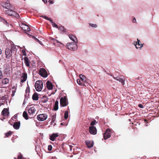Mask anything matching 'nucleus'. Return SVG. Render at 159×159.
<instances>
[{"instance_id":"nucleus-8","label":"nucleus","mask_w":159,"mask_h":159,"mask_svg":"<svg viewBox=\"0 0 159 159\" xmlns=\"http://www.w3.org/2000/svg\"><path fill=\"white\" fill-rule=\"evenodd\" d=\"M1 5L3 7L7 9H11V5L9 3V1L8 0L5 2H2L1 4Z\"/></svg>"},{"instance_id":"nucleus-39","label":"nucleus","mask_w":159,"mask_h":159,"mask_svg":"<svg viewBox=\"0 0 159 159\" xmlns=\"http://www.w3.org/2000/svg\"><path fill=\"white\" fill-rule=\"evenodd\" d=\"M34 39L37 42H38V43H39L41 45H43L41 41H40L37 38H36L35 37H34Z\"/></svg>"},{"instance_id":"nucleus-16","label":"nucleus","mask_w":159,"mask_h":159,"mask_svg":"<svg viewBox=\"0 0 159 159\" xmlns=\"http://www.w3.org/2000/svg\"><path fill=\"white\" fill-rule=\"evenodd\" d=\"M28 113L30 115L34 114L36 111V109L34 107H31L28 110Z\"/></svg>"},{"instance_id":"nucleus-34","label":"nucleus","mask_w":159,"mask_h":159,"mask_svg":"<svg viewBox=\"0 0 159 159\" xmlns=\"http://www.w3.org/2000/svg\"><path fill=\"white\" fill-rule=\"evenodd\" d=\"M97 123L96 121L95 120H94L92 121L91 122L90 124L91 126H93L94 125H95V124Z\"/></svg>"},{"instance_id":"nucleus-49","label":"nucleus","mask_w":159,"mask_h":159,"mask_svg":"<svg viewBox=\"0 0 159 159\" xmlns=\"http://www.w3.org/2000/svg\"><path fill=\"white\" fill-rule=\"evenodd\" d=\"M63 145H64V144H62V145H61V148H63Z\"/></svg>"},{"instance_id":"nucleus-21","label":"nucleus","mask_w":159,"mask_h":159,"mask_svg":"<svg viewBox=\"0 0 159 159\" xmlns=\"http://www.w3.org/2000/svg\"><path fill=\"white\" fill-rule=\"evenodd\" d=\"M20 125V123L19 122H15L13 125V127L14 129H19Z\"/></svg>"},{"instance_id":"nucleus-53","label":"nucleus","mask_w":159,"mask_h":159,"mask_svg":"<svg viewBox=\"0 0 159 159\" xmlns=\"http://www.w3.org/2000/svg\"><path fill=\"white\" fill-rule=\"evenodd\" d=\"M139 79V77H138V78H137V79L138 80Z\"/></svg>"},{"instance_id":"nucleus-54","label":"nucleus","mask_w":159,"mask_h":159,"mask_svg":"<svg viewBox=\"0 0 159 159\" xmlns=\"http://www.w3.org/2000/svg\"><path fill=\"white\" fill-rule=\"evenodd\" d=\"M60 44H62L61 42H60Z\"/></svg>"},{"instance_id":"nucleus-55","label":"nucleus","mask_w":159,"mask_h":159,"mask_svg":"<svg viewBox=\"0 0 159 159\" xmlns=\"http://www.w3.org/2000/svg\"><path fill=\"white\" fill-rule=\"evenodd\" d=\"M1 106V105L0 104V106Z\"/></svg>"},{"instance_id":"nucleus-13","label":"nucleus","mask_w":159,"mask_h":159,"mask_svg":"<svg viewBox=\"0 0 159 159\" xmlns=\"http://www.w3.org/2000/svg\"><path fill=\"white\" fill-rule=\"evenodd\" d=\"M8 110L7 108H4L2 112V115L4 116H8L9 115Z\"/></svg>"},{"instance_id":"nucleus-47","label":"nucleus","mask_w":159,"mask_h":159,"mask_svg":"<svg viewBox=\"0 0 159 159\" xmlns=\"http://www.w3.org/2000/svg\"><path fill=\"white\" fill-rule=\"evenodd\" d=\"M45 3H47V0H42Z\"/></svg>"},{"instance_id":"nucleus-10","label":"nucleus","mask_w":159,"mask_h":159,"mask_svg":"<svg viewBox=\"0 0 159 159\" xmlns=\"http://www.w3.org/2000/svg\"><path fill=\"white\" fill-rule=\"evenodd\" d=\"M89 131L91 134L95 135L97 134L96 128L94 126H90L89 127Z\"/></svg>"},{"instance_id":"nucleus-32","label":"nucleus","mask_w":159,"mask_h":159,"mask_svg":"<svg viewBox=\"0 0 159 159\" xmlns=\"http://www.w3.org/2000/svg\"><path fill=\"white\" fill-rule=\"evenodd\" d=\"M66 136V135L64 134H60V140H62L65 138Z\"/></svg>"},{"instance_id":"nucleus-40","label":"nucleus","mask_w":159,"mask_h":159,"mask_svg":"<svg viewBox=\"0 0 159 159\" xmlns=\"http://www.w3.org/2000/svg\"><path fill=\"white\" fill-rule=\"evenodd\" d=\"M16 49V47L14 46H12L11 49H10L12 51H15V50Z\"/></svg>"},{"instance_id":"nucleus-20","label":"nucleus","mask_w":159,"mask_h":159,"mask_svg":"<svg viewBox=\"0 0 159 159\" xmlns=\"http://www.w3.org/2000/svg\"><path fill=\"white\" fill-rule=\"evenodd\" d=\"M27 78V75L26 73H23L21 78V82L22 83H23L24 82H25Z\"/></svg>"},{"instance_id":"nucleus-48","label":"nucleus","mask_w":159,"mask_h":159,"mask_svg":"<svg viewBox=\"0 0 159 159\" xmlns=\"http://www.w3.org/2000/svg\"><path fill=\"white\" fill-rule=\"evenodd\" d=\"M133 22L134 23H135L136 21V19L135 18H134V19L133 20Z\"/></svg>"},{"instance_id":"nucleus-31","label":"nucleus","mask_w":159,"mask_h":159,"mask_svg":"<svg viewBox=\"0 0 159 159\" xmlns=\"http://www.w3.org/2000/svg\"><path fill=\"white\" fill-rule=\"evenodd\" d=\"M41 17L44 18V19H45L47 20H49L50 22L52 21V20H51L50 18H49V17H47V16H41Z\"/></svg>"},{"instance_id":"nucleus-46","label":"nucleus","mask_w":159,"mask_h":159,"mask_svg":"<svg viewBox=\"0 0 159 159\" xmlns=\"http://www.w3.org/2000/svg\"><path fill=\"white\" fill-rule=\"evenodd\" d=\"M48 2L50 3L51 4H52L53 3V2L51 0H49L48 1Z\"/></svg>"},{"instance_id":"nucleus-42","label":"nucleus","mask_w":159,"mask_h":159,"mask_svg":"<svg viewBox=\"0 0 159 159\" xmlns=\"http://www.w3.org/2000/svg\"><path fill=\"white\" fill-rule=\"evenodd\" d=\"M3 77V75L2 71L0 70V79Z\"/></svg>"},{"instance_id":"nucleus-7","label":"nucleus","mask_w":159,"mask_h":159,"mask_svg":"<svg viewBox=\"0 0 159 159\" xmlns=\"http://www.w3.org/2000/svg\"><path fill=\"white\" fill-rule=\"evenodd\" d=\"M5 54L6 58L7 59H9L10 57L12 56V51L10 49L7 48L5 50Z\"/></svg>"},{"instance_id":"nucleus-38","label":"nucleus","mask_w":159,"mask_h":159,"mask_svg":"<svg viewBox=\"0 0 159 159\" xmlns=\"http://www.w3.org/2000/svg\"><path fill=\"white\" fill-rule=\"evenodd\" d=\"M60 31L65 32L66 29H64L62 26L60 25Z\"/></svg>"},{"instance_id":"nucleus-24","label":"nucleus","mask_w":159,"mask_h":159,"mask_svg":"<svg viewBox=\"0 0 159 159\" xmlns=\"http://www.w3.org/2000/svg\"><path fill=\"white\" fill-rule=\"evenodd\" d=\"M57 38V37L56 38V39L53 38L52 39V41L54 44L59 47V40L56 39Z\"/></svg>"},{"instance_id":"nucleus-25","label":"nucleus","mask_w":159,"mask_h":159,"mask_svg":"<svg viewBox=\"0 0 159 159\" xmlns=\"http://www.w3.org/2000/svg\"><path fill=\"white\" fill-rule=\"evenodd\" d=\"M32 98L34 100L37 101L39 99L38 94L36 93H34L32 96Z\"/></svg>"},{"instance_id":"nucleus-15","label":"nucleus","mask_w":159,"mask_h":159,"mask_svg":"<svg viewBox=\"0 0 159 159\" xmlns=\"http://www.w3.org/2000/svg\"><path fill=\"white\" fill-rule=\"evenodd\" d=\"M85 143L87 147L89 148H90L93 147V142L90 141H85Z\"/></svg>"},{"instance_id":"nucleus-23","label":"nucleus","mask_w":159,"mask_h":159,"mask_svg":"<svg viewBox=\"0 0 159 159\" xmlns=\"http://www.w3.org/2000/svg\"><path fill=\"white\" fill-rule=\"evenodd\" d=\"M54 110L55 111H57L58 108V99H57V100L55 102L54 105L53 107Z\"/></svg>"},{"instance_id":"nucleus-22","label":"nucleus","mask_w":159,"mask_h":159,"mask_svg":"<svg viewBox=\"0 0 159 159\" xmlns=\"http://www.w3.org/2000/svg\"><path fill=\"white\" fill-rule=\"evenodd\" d=\"M24 60L26 65L27 66L29 67L30 66V63L28 58L27 57H24Z\"/></svg>"},{"instance_id":"nucleus-19","label":"nucleus","mask_w":159,"mask_h":159,"mask_svg":"<svg viewBox=\"0 0 159 159\" xmlns=\"http://www.w3.org/2000/svg\"><path fill=\"white\" fill-rule=\"evenodd\" d=\"M69 38L71 39L72 41H73L75 43H77V39L76 37L71 34H69Z\"/></svg>"},{"instance_id":"nucleus-4","label":"nucleus","mask_w":159,"mask_h":159,"mask_svg":"<svg viewBox=\"0 0 159 159\" xmlns=\"http://www.w3.org/2000/svg\"><path fill=\"white\" fill-rule=\"evenodd\" d=\"M111 131V129L109 128H107L106 129L105 132L103 134V138L104 139L106 140L110 137Z\"/></svg>"},{"instance_id":"nucleus-26","label":"nucleus","mask_w":159,"mask_h":159,"mask_svg":"<svg viewBox=\"0 0 159 159\" xmlns=\"http://www.w3.org/2000/svg\"><path fill=\"white\" fill-rule=\"evenodd\" d=\"M9 80L7 78H5L2 79V83L3 84H6L9 83Z\"/></svg>"},{"instance_id":"nucleus-43","label":"nucleus","mask_w":159,"mask_h":159,"mask_svg":"<svg viewBox=\"0 0 159 159\" xmlns=\"http://www.w3.org/2000/svg\"><path fill=\"white\" fill-rule=\"evenodd\" d=\"M138 107L141 108H143V105L141 104H139Z\"/></svg>"},{"instance_id":"nucleus-9","label":"nucleus","mask_w":159,"mask_h":159,"mask_svg":"<svg viewBox=\"0 0 159 159\" xmlns=\"http://www.w3.org/2000/svg\"><path fill=\"white\" fill-rule=\"evenodd\" d=\"M39 75L42 76L46 78L48 76V74L46 70L43 68H41L40 69Z\"/></svg>"},{"instance_id":"nucleus-33","label":"nucleus","mask_w":159,"mask_h":159,"mask_svg":"<svg viewBox=\"0 0 159 159\" xmlns=\"http://www.w3.org/2000/svg\"><path fill=\"white\" fill-rule=\"evenodd\" d=\"M51 22V23L53 27H56L57 28H58V25L55 23L53 22L52 20V21Z\"/></svg>"},{"instance_id":"nucleus-44","label":"nucleus","mask_w":159,"mask_h":159,"mask_svg":"<svg viewBox=\"0 0 159 159\" xmlns=\"http://www.w3.org/2000/svg\"><path fill=\"white\" fill-rule=\"evenodd\" d=\"M18 159H22V156L21 155H19L18 156Z\"/></svg>"},{"instance_id":"nucleus-27","label":"nucleus","mask_w":159,"mask_h":159,"mask_svg":"<svg viewBox=\"0 0 159 159\" xmlns=\"http://www.w3.org/2000/svg\"><path fill=\"white\" fill-rule=\"evenodd\" d=\"M80 80H81V81L85 82L86 81V78L84 75L81 74L79 75Z\"/></svg>"},{"instance_id":"nucleus-30","label":"nucleus","mask_w":159,"mask_h":159,"mask_svg":"<svg viewBox=\"0 0 159 159\" xmlns=\"http://www.w3.org/2000/svg\"><path fill=\"white\" fill-rule=\"evenodd\" d=\"M0 21L2 22L3 23L7 25V22L6 20L4 19H3L2 17L0 16Z\"/></svg>"},{"instance_id":"nucleus-37","label":"nucleus","mask_w":159,"mask_h":159,"mask_svg":"<svg viewBox=\"0 0 159 159\" xmlns=\"http://www.w3.org/2000/svg\"><path fill=\"white\" fill-rule=\"evenodd\" d=\"M89 25L92 27H93V28H96L97 26V25L96 24H95L89 23Z\"/></svg>"},{"instance_id":"nucleus-3","label":"nucleus","mask_w":159,"mask_h":159,"mask_svg":"<svg viewBox=\"0 0 159 159\" xmlns=\"http://www.w3.org/2000/svg\"><path fill=\"white\" fill-rule=\"evenodd\" d=\"M6 13L8 15L10 16H14L15 17L19 18L20 17L19 15L16 11H14L12 10L8 9V10L5 11Z\"/></svg>"},{"instance_id":"nucleus-41","label":"nucleus","mask_w":159,"mask_h":159,"mask_svg":"<svg viewBox=\"0 0 159 159\" xmlns=\"http://www.w3.org/2000/svg\"><path fill=\"white\" fill-rule=\"evenodd\" d=\"M52 149V147L51 145H49L48 147V149L49 151H51Z\"/></svg>"},{"instance_id":"nucleus-12","label":"nucleus","mask_w":159,"mask_h":159,"mask_svg":"<svg viewBox=\"0 0 159 159\" xmlns=\"http://www.w3.org/2000/svg\"><path fill=\"white\" fill-rule=\"evenodd\" d=\"M113 76V78L114 79L120 82L122 85H124L125 84V79H123L122 78H120L119 77H115L113 76Z\"/></svg>"},{"instance_id":"nucleus-29","label":"nucleus","mask_w":159,"mask_h":159,"mask_svg":"<svg viewBox=\"0 0 159 159\" xmlns=\"http://www.w3.org/2000/svg\"><path fill=\"white\" fill-rule=\"evenodd\" d=\"M23 117L26 119L27 120L28 119V115L27 113V112L25 111H24L23 114Z\"/></svg>"},{"instance_id":"nucleus-1","label":"nucleus","mask_w":159,"mask_h":159,"mask_svg":"<svg viewBox=\"0 0 159 159\" xmlns=\"http://www.w3.org/2000/svg\"><path fill=\"white\" fill-rule=\"evenodd\" d=\"M66 47L68 49L71 51H75L77 48V44L74 42L68 43L66 44Z\"/></svg>"},{"instance_id":"nucleus-50","label":"nucleus","mask_w":159,"mask_h":159,"mask_svg":"<svg viewBox=\"0 0 159 159\" xmlns=\"http://www.w3.org/2000/svg\"><path fill=\"white\" fill-rule=\"evenodd\" d=\"M70 150H71L72 149V146H70Z\"/></svg>"},{"instance_id":"nucleus-5","label":"nucleus","mask_w":159,"mask_h":159,"mask_svg":"<svg viewBox=\"0 0 159 159\" xmlns=\"http://www.w3.org/2000/svg\"><path fill=\"white\" fill-rule=\"evenodd\" d=\"M68 103L66 97H61L60 98V105L62 107H65L67 105Z\"/></svg>"},{"instance_id":"nucleus-6","label":"nucleus","mask_w":159,"mask_h":159,"mask_svg":"<svg viewBox=\"0 0 159 159\" xmlns=\"http://www.w3.org/2000/svg\"><path fill=\"white\" fill-rule=\"evenodd\" d=\"M47 115L46 114H42L39 115L37 116L38 120L40 121H43L45 120L47 118Z\"/></svg>"},{"instance_id":"nucleus-45","label":"nucleus","mask_w":159,"mask_h":159,"mask_svg":"<svg viewBox=\"0 0 159 159\" xmlns=\"http://www.w3.org/2000/svg\"><path fill=\"white\" fill-rule=\"evenodd\" d=\"M22 52L23 53L24 55L26 56V53L25 51L24 50H23L22 51Z\"/></svg>"},{"instance_id":"nucleus-28","label":"nucleus","mask_w":159,"mask_h":159,"mask_svg":"<svg viewBox=\"0 0 159 159\" xmlns=\"http://www.w3.org/2000/svg\"><path fill=\"white\" fill-rule=\"evenodd\" d=\"M81 81V80L80 79H78L77 80V83L79 85L82 86L84 85V83Z\"/></svg>"},{"instance_id":"nucleus-52","label":"nucleus","mask_w":159,"mask_h":159,"mask_svg":"<svg viewBox=\"0 0 159 159\" xmlns=\"http://www.w3.org/2000/svg\"><path fill=\"white\" fill-rule=\"evenodd\" d=\"M60 125H63V124L62 123H60Z\"/></svg>"},{"instance_id":"nucleus-51","label":"nucleus","mask_w":159,"mask_h":159,"mask_svg":"<svg viewBox=\"0 0 159 159\" xmlns=\"http://www.w3.org/2000/svg\"><path fill=\"white\" fill-rule=\"evenodd\" d=\"M144 121H145V122H147V120H146V119H145V120H144Z\"/></svg>"},{"instance_id":"nucleus-36","label":"nucleus","mask_w":159,"mask_h":159,"mask_svg":"<svg viewBox=\"0 0 159 159\" xmlns=\"http://www.w3.org/2000/svg\"><path fill=\"white\" fill-rule=\"evenodd\" d=\"M12 133V132L9 131V132L6 133L5 134V135L7 137H8L9 136H10L11 134Z\"/></svg>"},{"instance_id":"nucleus-17","label":"nucleus","mask_w":159,"mask_h":159,"mask_svg":"<svg viewBox=\"0 0 159 159\" xmlns=\"http://www.w3.org/2000/svg\"><path fill=\"white\" fill-rule=\"evenodd\" d=\"M46 87L49 90L52 89L53 88L52 84L49 81H48L46 83Z\"/></svg>"},{"instance_id":"nucleus-35","label":"nucleus","mask_w":159,"mask_h":159,"mask_svg":"<svg viewBox=\"0 0 159 159\" xmlns=\"http://www.w3.org/2000/svg\"><path fill=\"white\" fill-rule=\"evenodd\" d=\"M68 118V111H66L64 114V118L66 119Z\"/></svg>"},{"instance_id":"nucleus-14","label":"nucleus","mask_w":159,"mask_h":159,"mask_svg":"<svg viewBox=\"0 0 159 159\" xmlns=\"http://www.w3.org/2000/svg\"><path fill=\"white\" fill-rule=\"evenodd\" d=\"M59 136V134L57 133H53L49 136V139L50 140L54 141L55 139Z\"/></svg>"},{"instance_id":"nucleus-18","label":"nucleus","mask_w":159,"mask_h":159,"mask_svg":"<svg viewBox=\"0 0 159 159\" xmlns=\"http://www.w3.org/2000/svg\"><path fill=\"white\" fill-rule=\"evenodd\" d=\"M138 42H135L134 44L137 48H141L143 46L142 44H140V42L139 40L137 39Z\"/></svg>"},{"instance_id":"nucleus-11","label":"nucleus","mask_w":159,"mask_h":159,"mask_svg":"<svg viewBox=\"0 0 159 159\" xmlns=\"http://www.w3.org/2000/svg\"><path fill=\"white\" fill-rule=\"evenodd\" d=\"M20 27L25 31H29L30 30L29 26L26 25L25 24L23 23L21 24V25H20Z\"/></svg>"},{"instance_id":"nucleus-2","label":"nucleus","mask_w":159,"mask_h":159,"mask_svg":"<svg viewBox=\"0 0 159 159\" xmlns=\"http://www.w3.org/2000/svg\"><path fill=\"white\" fill-rule=\"evenodd\" d=\"M43 87V82L41 80L37 81L35 84V88L38 91H40L42 90Z\"/></svg>"}]
</instances>
